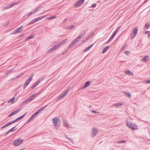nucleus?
<instances>
[{"label": "nucleus", "instance_id": "nucleus-1", "mask_svg": "<svg viewBox=\"0 0 150 150\" xmlns=\"http://www.w3.org/2000/svg\"><path fill=\"white\" fill-rule=\"evenodd\" d=\"M126 125L132 130L138 129V126L132 122H127L126 123Z\"/></svg>", "mask_w": 150, "mask_h": 150}, {"label": "nucleus", "instance_id": "nucleus-2", "mask_svg": "<svg viewBox=\"0 0 150 150\" xmlns=\"http://www.w3.org/2000/svg\"><path fill=\"white\" fill-rule=\"evenodd\" d=\"M53 123L56 129L58 128L59 126V125L58 124L59 121H60V120L57 117H55L52 119Z\"/></svg>", "mask_w": 150, "mask_h": 150}, {"label": "nucleus", "instance_id": "nucleus-3", "mask_svg": "<svg viewBox=\"0 0 150 150\" xmlns=\"http://www.w3.org/2000/svg\"><path fill=\"white\" fill-rule=\"evenodd\" d=\"M23 140L21 138H18L15 140L13 143L14 146H17L21 144L23 142Z\"/></svg>", "mask_w": 150, "mask_h": 150}, {"label": "nucleus", "instance_id": "nucleus-4", "mask_svg": "<svg viewBox=\"0 0 150 150\" xmlns=\"http://www.w3.org/2000/svg\"><path fill=\"white\" fill-rule=\"evenodd\" d=\"M70 89V88L69 87L68 88V89L67 91H65L63 93H62L60 96H59L58 97V98L57 100H59L61 99H62L63 98H64L67 94L68 93Z\"/></svg>", "mask_w": 150, "mask_h": 150}, {"label": "nucleus", "instance_id": "nucleus-5", "mask_svg": "<svg viewBox=\"0 0 150 150\" xmlns=\"http://www.w3.org/2000/svg\"><path fill=\"white\" fill-rule=\"evenodd\" d=\"M98 132V129L96 128H92L91 133V136L92 138L94 137L97 134Z\"/></svg>", "mask_w": 150, "mask_h": 150}, {"label": "nucleus", "instance_id": "nucleus-6", "mask_svg": "<svg viewBox=\"0 0 150 150\" xmlns=\"http://www.w3.org/2000/svg\"><path fill=\"white\" fill-rule=\"evenodd\" d=\"M39 112L38 110H37L35 113L28 120L27 122L25 123L27 124L31 122L35 117L37 116Z\"/></svg>", "mask_w": 150, "mask_h": 150}, {"label": "nucleus", "instance_id": "nucleus-7", "mask_svg": "<svg viewBox=\"0 0 150 150\" xmlns=\"http://www.w3.org/2000/svg\"><path fill=\"white\" fill-rule=\"evenodd\" d=\"M138 30V28L137 27H136L134 29L131 37L132 39H133L136 35L137 33Z\"/></svg>", "mask_w": 150, "mask_h": 150}, {"label": "nucleus", "instance_id": "nucleus-8", "mask_svg": "<svg viewBox=\"0 0 150 150\" xmlns=\"http://www.w3.org/2000/svg\"><path fill=\"white\" fill-rule=\"evenodd\" d=\"M43 80V78H40L39 79L38 81L35 83L31 87V88L32 89H33L36 87Z\"/></svg>", "mask_w": 150, "mask_h": 150}, {"label": "nucleus", "instance_id": "nucleus-9", "mask_svg": "<svg viewBox=\"0 0 150 150\" xmlns=\"http://www.w3.org/2000/svg\"><path fill=\"white\" fill-rule=\"evenodd\" d=\"M23 28V27L22 26H21L19 28L13 31L12 33V34H14L21 32L22 29Z\"/></svg>", "mask_w": 150, "mask_h": 150}, {"label": "nucleus", "instance_id": "nucleus-10", "mask_svg": "<svg viewBox=\"0 0 150 150\" xmlns=\"http://www.w3.org/2000/svg\"><path fill=\"white\" fill-rule=\"evenodd\" d=\"M84 0H79L74 5V6L76 7L80 6L84 2Z\"/></svg>", "mask_w": 150, "mask_h": 150}, {"label": "nucleus", "instance_id": "nucleus-11", "mask_svg": "<svg viewBox=\"0 0 150 150\" xmlns=\"http://www.w3.org/2000/svg\"><path fill=\"white\" fill-rule=\"evenodd\" d=\"M91 82L90 81H87L86 82V83L82 86V88L84 89L86 87L88 86L90 84Z\"/></svg>", "mask_w": 150, "mask_h": 150}, {"label": "nucleus", "instance_id": "nucleus-12", "mask_svg": "<svg viewBox=\"0 0 150 150\" xmlns=\"http://www.w3.org/2000/svg\"><path fill=\"white\" fill-rule=\"evenodd\" d=\"M59 47V45H58L54 46L48 50L49 52H51L52 51L54 50Z\"/></svg>", "mask_w": 150, "mask_h": 150}, {"label": "nucleus", "instance_id": "nucleus-13", "mask_svg": "<svg viewBox=\"0 0 150 150\" xmlns=\"http://www.w3.org/2000/svg\"><path fill=\"white\" fill-rule=\"evenodd\" d=\"M31 101V100L28 98V99H27L25 101H23L21 104V105L22 106H24L25 105L29 103Z\"/></svg>", "mask_w": 150, "mask_h": 150}, {"label": "nucleus", "instance_id": "nucleus-14", "mask_svg": "<svg viewBox=\"0 0 150 150\" xmlns=\"http://www.w3.org/2000/svg\"><path fill=\"white\" fill-rule=\"evenodd\" d=\"M68 40L67 39H66L62 40L61 42H60L59 44L58 45H59V46H62Z\"/></svg>", "mask_w": 150, "mask_h": 150}, {"label": "nucleus", "instance_id": "nucleus-15", "mask_svg": "<svg viewBox=\"0 0 150 150\" xmlns=\"http://www.w3.org/2000/svg\"><path fill=\"white\" fill-rule=\"evenodd\" d=\"M125 73L128 75H133V74L132 72L129 70H127L125 71Z\"/></svg>", "mask_w": 150, "mask_h": 150}, {"label": "nucleus", "instance_id": "nucleus-16", "mask_svg": "<svg viewBox=\"0 0 150 150\" xmlns=\"http://www.w3.org/2000/svg\"><path fill=\"white\" fill-rule=\"evenodd\" d=\"M63 123L64 125H65V126L67 128H69V123L67 122V120H64L63 121Z\"/></svg>", "mask_w": 150, "mask_h": 150}, {"label": "nucleus", "instance_id": "nucleus-17", "mask_svg": "<svg viewBox=\"0 0 150 150\" xmlns=\"http://www.w3.org/2000/svg\"><path fill=\"white\" fill-rule=\"evenodd\" d=\"M94 43L91 44L90 45L88 46L83 51V52H85L89 50L91 47L94 45Z\"/></svg>", "mask_w": 150, "mask_h": 150}, {"label": "nucleus", "instance_id": "nucleus-18", "mask_svg": "<svg viewBox=\"0 0 150 150\" xmlns=\"http://www.w3.org/2000/svg\"><path fill=\"white\" fill-rule=\"evenodd\" d=\"M39 93L38 92L36 93H35L33 94L29 98L30 99L32 100L34 98L36 97V96Z\"/></svg>", "mask_w": 150, "mask_h": 150}, {"label": "nucleus", "instance_id": "nucleus-19", "mask_svg": "<svg viewBox=\"0 0 150 150\" xmlns=\"http://www.w3.org/2000/svg\"><path fill=\"white\" fill-rule=\"evenodd\" d=\"M30 82L29 81L27 80L25 82V83L23 85V88L25 89L26 86L28 85V84L30 83Z\"/></svg>", "mask_w": 150, "mask_h": 150}, {"label": "nucleus", "instance_id": "nucleus-20", "mask_svg": "<svg viewBox=\"0 0 150 150\" xmlns=\"http://www.w3.org/2000/svg\"><path fill=\"white\" fill-rule=\"evenodd\" d=\"M123 105V104H122V103H121L119 102L117 103H115V104H113L112 105V106H115L116 107H117L120 106V105Z\"/></svg>", "mask_w": 150, "mask_h": 150}, {"label": "nucleus", "instance_id": "nucleus-21", "mask_svg": "<svg viewBox=\"0 0 150 150\" xmlns=\"http://www.w3.org/2000/svg\"><path fill=\"white\" fill-rule=\"evenodd\" d=\"M36 22H37V20H36V19L33 20L28 23V24L27 25H30L32 24H33Z\"/></svg>", "mask_w": 150, "mask_h": 150}, {"label": "nucleus", "instance_id": "nucleus-22", "mask_svg": "<svg viewBox=\"0 0 150 150\" xmlns=\"http://www.w3.org/2000/svg\"><path fill=\"white\" fill-rule=\"evenodd\" d=\"M80 39L78 38V37H77L76 38L73 42H72L74 44V45L77 42H78L79 41Z\"/></svg>", "mask_w": 150, "mask_h": 150}, {"label": "nucleus", "instance_id": "nucleus-23", "mask_svg": "<svg viewBox=\"0 0 150 150\" xmlns=\"http://www.w3.org/2000/svg\"><path fill=\"white\" fill-rule=\"evenodd\" d=\"M14 69H15L14 68H13V69H11L10 70L7 71L6 72V73L5 74L6 75H8L9 74V73H11V72Z\"/></svg>", "mask_w": 150, "mask_h": 150}, {"label": "nucleus", "instance_id": "nucleus-24", "mask_svg": "<svg viewBox=\"0 0 150 150\" xmlns=\"http://www.w3.org/2000/svg\"><path fill=\"white\" fill-rule=\"evenodd\" d=\"M17 112L15 110L13 112H12L11 114H10L8 116V117H10L11 116L13 115H15V114L17 113Z\"/></svg>", "mask_w": 150, "mask_h": 150}, {"label": "nucleus", "instance_id": "nucleus-25", "mask_svg": "<svg viewBox=\"0 0 150 150\" xmlns=\"http://www.w3.org/2000/svg\"><path fill=\"white\" fill-rule=\"evenodd\" d=\"M27 114V112H26L25 114L23 115L20 116V117L17 118L18 120H20L23 119L24 117L25 116L26 114Z\"/></svg>", "mask_w": 150, "mask_h": 150}, {"label": "nucleus", "instance_id": "nucleus-26", "mask_svg": "<svg viewBox=\"0 0 150 150\" xmlns=\"http://www.w3.org/2000/svg\"><path fill=\"white\" fill-rule=\"evenodd\" d=\"M110 46H108L104 48V53L105 52L110 48Z\"/></svg>", "mask_w": 150, "mask_h": 150}, {"label": "nucleus", "instance_id": "nucleus-27", "mask_svg": "<svg viewBox=\"0 0 150 150\" xmlns=\"http://www.w3.org/2000/svg\"><path fill=\"white\" fill-rule=\"evenodd\" d=\"M148 57H149L148 56H146L144 57L142 59L145 62H147V59H148Z\"/></svg>", "mask_w": 150, "mask_h": 150}, {"label": "nucleus", "instance_id": "nucleus-28", "mask_svg": "<svg viewBox=\"0 0 150 150\" xmlns=\"http://www.w3.org/2000/svg\"><path fill=\"white\" fill-rule=\"evenodd\" d=\"M66 137L67 139H69V141L71 142V144H74V141L72 140L71 138L68 137L67 136H66Z\"/></svg>", "mask_w": 150, "mask_h": 150}, {"label": "nucleus", "instance_id": "nucleus-29", "mask_svg": "<svg viewBox=\"0 0 150 150\" xmlns=\"http://www.w3.org/2000/svg\"><path fill=\"white\" fill-rule=\"evenodd\" d=\"M75 27V25H71L68 27V28L69 30H71L74 28Z\"/></svg>", "mask_w": 150, "mask_h": 150}, {"label": "nucleus", "instance_id": "nucleus-30", "mask_svg": "<svg viewBox=\"0 0 150 150\" xmlns=\"http://www.w3.org/2000/svg\"><path fill=\"white\" fill-rule=\"evenodd\" d=\"M47 106V105H46L44 107H42L40 109H38V111H39V112H40L42 111V110H43Z\"/></svg>", "mask_w": 150, "mask_h": 150}, {"label": "nucleus", "instance_id": "nucleus-31", "mask_svg": "<svg viewBox=\"0 0 150 150\" xmlns=\"http://www.w3.org/2000/svg\"><path fill=\"white\" fill-rule=\"evenodd\" d=\"M10 125L8 123V122L4 126H2L1 127V129H3L4 128L6 127H7L8 126Z\"/></svg>", "mask_w": 150, "mask_h": 150}, {"label": "nucleus", "instance_id": "nucleus-32", "mask_svg": "<svg viewBox=\"0 0 150 150\" xmlns=\"http://www.w3.org/2000/svg\"><path fill=\"white\" fill-rule=\"evenodd\" d=\"M16 127V126L15 127H13L11 129L9 130V131L11 132H13L16 130V129H15V128Z\"/></svg>", "mask_w": 150, "mask_h": 150}, {"label": "nucleus", "instance_id": "nucleus-33", "mask_svg": "<svg viewBox=\"0 0 150 150\" xmlns=\"http://www.w3.org/2000/svg\"><path fill=\"white\" fill-rule=\"evenodd\" d=\"M150 26V24L149 23H146L144 26L145 28L148 29Z\"/></svg>", "mask_w": 150, "mask_h": 150}, {"label": "nucleus", "instance_id": "nucleus-34", "mask_svg": "<svg viewBox=\"0 0 150 150\" xmlns=\"http://www.w3.org/2000/svg\"><path fill=\"white\" fill-rule=\"evenodd\" d=\"M11 7V6H10V5H8L6 6H5L4 8V9H8V8H10Z\"/></svg>", "mask_w": 150, "mask_h": 150}, {"label": "nucleus", "instance_id": "nucleus-35", "mask_svg": "<svg viewBox=\"0 0 150 150\" xmlns=\"http://www.w3.org/2000/svg\"><path fill=\"white\" fill-rule=\"evenodd\" d=\"M33 76V74H32L30 76H29V78L27 79L28 81H30V82L31 81Z\"/></svg>", "mask_w": 150, "mask_h": 150}, {"label": "nucleus", "instance_id": "nucleus-36", "mask_svg": "<svg viewBox=\"0 0 150 150\" xmlns=\"http://www.w3.org/2000/svg\"><path fill=\"white\" fill-rule=\"evenodd\" d=\"M40 8L39 7L37 8L35 10H33L32 11L33 12V13L34 14L36 13V12L38 10H39Z\"/></svg>", "mask_w": 150, "mask_h": 150}, {"label": "nucleus", "instance_id": "nucleus-37", "mask_svg": "<svg viewBox=\"0 0 150 150\" xmlns=\"http://www.w3.org/2000/svg\"><path fill=\"white\" fill-rule=\"evenodd\" d=\"M15 99V98L14 97H13V98H11L10 100H9L8 101V103H11V102H13V100H14V99Z\"/></svg>", "mask_w": 150, "mask_h": 150}, {"label": "nucleus", "instance_id": "nucleus-38", "mask_svg": "<svg viewBox=\"0 0 150 150\" xmlns=\"http://www.w3.org/2000/svg\"><path fill=\"white\" fill-rule=\"evenodd\" d=\"M34 37L33 36L31 35H30V36L28 37L27 38V40H30V39H32Z\"/></svg>", "mask_w": 150, "mask_h": 150}, {"label": "nucleus", "instance_id": "nucleus-39", "mask_svg": "<svg viewBox=\"0 0 150 150\" xmlns=\"http://www.w3.org/2000/svg\"><path fill=\"white\" fill-rule=\"evenodd\" d=\"M33 14L34 13H33V11H31V12H30L29 13H28V15H27L26 17H28V16H30L33 15Z\"/></svg>", "mask_w": 150, "mask_h": 150}, {"label": "nucleus", "instance_id": "nucleus-40", "mask_svg": "<svg viewBox=\"0 0 150 150\" xmlns=\"http://www.w3.org/2000/svg\"><path fill=\"white\" fill-rule=\"evenodd\" d=\"M74 45V44L72 42L68 46V48H70L72 46Z\"/></svg>", "mask_w": 150, "mask_h": 150}, {"label": "nucleus", "instance_id": "nucleus-41", "mask_svg": "<svg viewBox=\"0 0 150 150\" xmlns=\"http://www.w3.org/2000/svg\"><path fill=\"white\" fill-rule=\"evenodd\" d=\"M116 34L114 32V33H112V35L110 37H111L113 39L114 38V37L115 36V35Z\"/></svg>", "mask_w": 150, "mask_h": 150}, {"label": "nucleus", "instance_id": "nucleus-42", "mask_svg": "<svg viewBox=\"0 0 150 150\" xmlns=\"http://www.w3.org/2000/svg\"><path fill=\"white\" fill-rule=\"evenodd\" d=\"M56 17L55 16H51V17H50L48 19L51 20V19H55L56 18Z\"/></svg>", "mask_w": 150, "mask_h": 150}, {"label": "nucleus", "instance_id": "nucleus-43", "mask_svg": "<svg viewBox=\"0 0 150 150\" xmlns=\"http://www.w3.org/2000/svg\"><path fill=\"white\" fill-rule=\"evenodd\" d=\"M125 95L127 96L128 97H130L131 95L129 93H126Z\"/></svg>", "mask_w": 150, "mask_h": 150}, {"label": "nucleus", "instance_id": "nucleus-44", "mask_svg": "<svg viewBox=\"0 0 150 150\" xmlns=\"http://www.w3.org/2000/svg\"><path fill=\"white\" fill-rule=\"evenodd\" d=\"M86 33V31H83L82 32L81 34L82 35L84 36Z\"/></svg>", "mask_w": 150, "mask_h": 150}, {"label": "nucleus", "instance_id": "nucleus-45", "mask_svg": "<svg viewBox=\"0 0 150 150\" xmlns=\"http://www.w3.org/2000/svg\"><path fill=\"white\" fill-rule=\"evenodd\" d=\"M126 142V141H125L122 140V141H120L118 142L117 143H125Z\"/></svg>", "mask_w": 150, "mask_h": 150}, {"label": "nucleus", "instance_id": "nucleus-46", "mask_svg": "<svg viewBox=\"0 0 150 150\" xmlns=\"http://www.w3.org/2000/svg\"><path fill=\"white\" fill-rule=\"evenodd\" d=\"M42 19L41 16L36 18V20H37V21L40 20Z\"/></svg>", "mask_w": 150, "mask_h": 150}, {"label": "nucleus", "instance_id": "nucleus-47", "mask_svg": "<svg viewBox=\"0 0 150 150\" xmlns=\"http://www.w3.org/2000/svg\"><path fill=\"white\" fill-rule=\"evenodd\" d=\"M14 122H15L14 120L12 121L8 122L9 125H11Z\"/></svg>", "mask_w": 150, "mask_h": 150}, {"label": "nucleus", "instance_id": "nucleus-48", "mask_svg": "<svg viewBox=\"0 0 150 150\" xmlns=\"http://www.w3.org/2000/svg\"><path fill=\"white\" fill-rule=\"evenodd\" d=\"M83 36H82L81 34H80L78 37L80 39H81L82 38Z\"/></svg>", "mask_w": 150, "mask_h": 150}, {"label": "nucleus", "instance_id": "nucleus-49", "mask_svg": "<svg viewBox=\"0 0 150 150\" xmlns=\"http://www.w3.org/2000/svg\"><path fill=\"white\" fill-rule=\"evenodd\" d=\"M96 6V4L95 3H94V4H93L92 5L91 7L93 8H94V7H95Z\"/></svg>", "mask_w": 150, "mask_h": 150}, {"label": "nucleus", "instance_id": "nucleus-50", "mask_svg": "<svg viewBox=\"0 0 150 150\" xmlns=\"http://www.w3.org/2000/svg\"><path fill=\"white\" fill-rule=\"evenodd\" d=\"M22 110V109L21 108H19L18 109L16 110V111L17 112V113L19 112V111H21V110Z\"/></svg>", "mask_w": 150, "mask_h": 150}, {"label": "nucleus", "instance_id": "nucleus-51", "mask_svg": "<svg viewBox=\"0 0 150 150\" xmlns=\"http://www.w3.org/2000/svg\"><path fill=\"white\" fill-rule=\"evenodd\" d=\"M91 112L92 113H99L98 112H96V111H95V110H91Z\"/></svg>", "mask_w": 150, "mask_h": 150}, {"label": "nucleus", "instance_id": "nucleus-52", "mask_svg": "<svg viewBox=\"0 0 150 150\" xmlns=\"http://www.w3.org/2000/svg\"><path fill=\"white\" fill-rule=\"evenodd\" d=\"M148 1H149V0H145V1L142 3V4L141 6H142V4H145V3H146Z\"/></svg>", "mask_w": 150, "mask_h": 150}, {"label": "nucleus", "instance_id": "nucleus-53", "mask_svg": "<svg viewBox=\"0 0 150 150\" xmlns=\"http://www.w3.org/2000/svg\"><path fill=\"white\" fill-rule=\"evenodd\" d=\"M146 83H150V80H149L147 81H146V82H145Z\"/></svg>", "mask_w": 150, "mask_h": 150}, {"label": "nucleus", "instance_id": "nucleus-54", "mask_svg": "<svg viewBox=\"0 0 150 150\" xmlns=\"http://www.w3.org/2000/svg\"><path fill=\"white\" fill-rule=\"evenodd\" d=\"M10 132L9 131V130L5 134V136L7 135L9 132Z\"/></svg>", "mask_w": 150, "mask_h": 150}, {"label": "nucleus", "instance_id": "nucleus-55", "mask_svg": "<svg viewBox=\"0 0 150 150\" xmlns=\"http://www.w3.org/2000/svg\"><path fill=\"white\" fill-rule=\"evenodd\" d=\"M87 41V40H86V39L85 38L83 40H82V42L83 43L86 42Z\"/></svg>", "mask_w": 150, "mask_h": 150}, {"label": "nucleus", "instance_id": "nucleus-56", "mask_svg": "<svg viewBox=\"0 0 150 150\" xmlns=\"http://www.w3.org/2000/svg\"><path fill=\"white\" fill-rule=\"evenodd\" d=\"M67 52V50H65L64 51V52L62 53V55L64 54L65 53H66Z\"/></svg>", "mask_w": 150, "mask_h": 150}, {"label": "nucleus", "instance_id": "nucleus-57", "mask_svg": "<svg viewBox=\"0 0 150 150\" xmlns=\"http://www.w3.org/2000/svg\"><path fill=\"white\" fill-rule=\"evenodd\" d=\"M10 6H11V7H12L14 6L15 5H14V3H13L11 4H10Z\"/></svg>", "mask_w": 150, "mask_h": 150}, {"label": "nucleus", "instance_id": "nucleus-58", "mask_svg": "<svg viewBox=\"0 0 150 150\" xmlns=\"http://www.w3.org/2000/svg\"><path fill=\"white\" fill-rule=\"evenodd\" d=\"M125 54H128V51H126L125 52Z\"/></svg>", "mask_w": 150, "mask_h": 150}, {"label": "nucleus", "instance_id": "nucleus-59", "mask_svg": "<svg viewBox=\"0 0 150 150\" xmlns=\"http://www.w3.org/2000/svg\"><path fill=\"white\" fill-rule=\"evenodd\" d=\"M14 4V5H17V4H18V1H16V2H15L14 3H13Z\"/></svg>", "mask_w": 150, "mask_h": 150}, {"label": "nucleus", "instance_id": "nucleus-60", "mask_svg": "<svg viewBox=\"0 0 150 150\" xmlns=\"http://www.w3.org/2000/svg\"><path fill=\"white\" fill-rule=\"evenodd\" d=\"M112 38L111 37H110V38L108 40V41L109 42H110L112 40Z\"/></svg>", "mask_w": 150, "mask_h": 150}, {"label": "nucleus", "instance_id": "nucleus-61", "mask_svg": "<svg viewBox=\"0 0 150 150\" xmlns=\"http://www.w3.org/2000/svg\"><path fill=\"white\" fill-rule=\"evenodd\" d=\"M121 28V26H120L116 30H117L118 31Z\"/></svg>", "mask_w": 150, "mask_h": 150}, {"label": "nucleus", "instance_id": "nucleus-62", "mask_svg": "<svg viewBox=\"0 0 150 150\" xmlns=\"http://www.w3.org/2000/svg\"><path fill=\"white\" fill-rule=\"evenodd\" d=\"M89 38V36H88L85 39L87 40H88Z\"/></svg>", "mask_w": 150, "mask_h": 150}, {"label": "nucleus", "instance_id": "nucleus-63", "mask_svg": "<svg viewBox=\"0 0 150 150\" xmlns=\"http://www.w3.org/2000/svg\"><path fill=\"white\" fill-rule=\"evenodd\" d=\"M24 74L23 73H22L20 74L19 75L20 76H22Z\"/></svg>", "mask_w": 150, "mask_h": 150}, {"label": "nucleus", "instance_id": "nucleus-64", "mask_svg": "<svg viewBox=\"0 0 150 150\" xmlns=\"http://www.w3.org/2000/svg\"><path fill=\"white\" fill-rule=\"evenodd\" d=\"M125 47H126V46H125V45H124V46L122 47V49H124L125 48Z\"/></svg>", "mask_w": 150, "mask_h": 150}]
</instances>
